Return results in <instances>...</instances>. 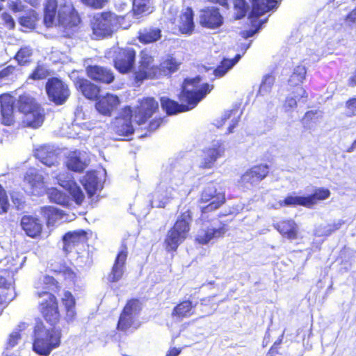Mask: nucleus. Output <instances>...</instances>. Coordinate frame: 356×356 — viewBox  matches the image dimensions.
<instances>
[{"label": "nucleus", "instance_id": "nucleus-31", "mask_svg": "<svg viewBox=\"0 0 356 356\" xmlns=\"http://www.w3.org/2000/svg\"><path fill=\"white\" fill-rule=\"evenodd\" d=\"M81 181L90 197L102 188V179L99 178L97 172H87Z\"/></svg>", "mask_w": 356, "mask_h": 356}, {"label": "nucleus", "instance_id": "nucleus-17", "mask_svg": "<svg viewBox=\"0 0 356 356\" xmlns=\"http://www.w3.org/2000/svg\"><path fill=\"white\" fill-rule=\"evenodd\" d=\"M225 149L220 141L213 143L211 147L202 152L199 166L204 169L213 168L217 159L224 154Z\"/></svg>", "mask_w": 356, "mask_h": 356}, {"label": "nucleus", "instance_id": "nucleus-41", "mask_svg": "<svg viewBox=\"0 0 356 356\" xmlns=\"http://www.w3.org/2000/svg\"><path fill=\"white\" fill-rule=\"evenodd\" d=\"M161 38V31L158 28H147L139 32L138 39L143 43H151Z\"/></svg>", "mask_w": 356, "mask_h": 356}, {"label": "nucleus", "instance_id": "nucleus-52", "mask_svg": "<svg viewBox=\"0 0 356 356\" xmlns=\"http://www.w3.org/2000/svg\"><path fill=\"white\" fill-rule=\"evenodd\" d=\"M133 10L136 15L149 13V0H134Z\"/></svg>", "mask_w": 356, "mask_h": 356}, {"label": "nucleus", "instance_id": "nucleus-39", "mask_svg": "<svg viewBox=\"0 0 356 356\" xmlns=\"http://www.w3.org/2000/svg\"><path fill=\"white\" fill-rule=\"evenodd\" d=\"M180 63L178 62L174 57L170 55H167L162 58L158 70L159 72L158 76L161 75H168L175 72L178 70Z\"/></svg>", "mask_w": 356, "mask_h": 356}, {"label": "nucleus", "instance_id": "nucleus-14", "mask_svg": "<svg viewBox=\"0 0 356 356\" xmlns=\"http://www.w3.org/2000/svg\"><path fill=\"white\" fill-rule=\"evenodd\" d=\"M115 67L122 74L129 72L135 63L136 52L132 48L117 49L115 51Z\"/></svg>", "mask_w": 356, "mask_h": 356}, {"label": "nucleus", "instance_id": "nucleus-42", "mask_svg": "<svg viewBox=\"0 0 356 356\" xmlns=\"http://www.w3.org/2000/svg\"><path fill=\"white\" fill-rule=\"evenodd\" d=\"M330 194L331 193L327 188H316L313 194L306 197L308 208L312 207L314 205L316 204L318 201L327 200L330 196Z\"/></svg>", "mask_w": 356, "mask_h": 356}, {"label": "nucleus", "instance_id": "nucleus-20", "mask_svg": "<svg viewBox=\"0 0 356 356\" xmlns=\"http://www.w3.org/2000/svg\"><path fill=\"white\" fill-rule=\"evenodd\" d=\"M56 178L58 183L69 191L76 204L80 205L83 202L85 195L81 188L72 179L70 175L68 173L60 174Z\"/></svg>", "mask_w": 356, "mask_h": 356}, {"label": "nucleus", "instance_id": "nucleus-16", "mask_svg": "<svg viewBox=\"0 0 356 356\" xmlns=\"http://www.w3.org/2000/svg\"><path fill=\"white\" fill-rule=\"evenodd\" d=\"M24 182L26 191L32 195H40L46 190L44 177L36 169H29L26 172Z\"/></svg>", "mask_w": 356, "mask_h": 356}, {"label": "nucleus", "instance_id": "nucleus-13", "mask_svg": "<svg viewBox=\"0 0 356 356\" xmlns=\"http://www.w3.org/2000/svg\"><path fill=\"white\" fill-rule=\"evenodd\" d=\"M49 98L58 105L63 104L70 96L68 86L57 78L49 79L46 84Z\"/></svg>", "mask_w": 356, "mask_h": 356}, {"label": "nucleus", "instance_id": "nucleus-12", "mask_svg": "<svg viewBox=\"0 0 356 356\" xmlns=\"http://www.w3.org/2000/svg\"><path fill=\"white\" fill-rule=\"evenodd\" d=\"M140 310V304L138 300H131L127 302L121 314L118 323V329L120 331H127L131 327L136 328V317Z\"/></svg>", "mask_w": 356, "mask_h": 356}, {"label": "nucleus", "instance_id": "nucleus-53", "mask_svg": "<svg viewBox=\"0 0 356 356\" xmlns=\"http://www.w3.org/2000/svg\"><path fill=\"white\" fill-rule=\"evenodd\" d=\"M234 9L235 11L236 18L241 19L245 16L248 9V5L245 0H234Z\"/></svg>", "mask_w": 356, "mask_h": 356}, {"label": "nucleus", "instance_id": "nucleus-25", "mask_svg": "<svg viewBox=\"0 0 356 356\" xmlns=\"http://www.w3.org/2000/svg\"><path fill=\"white\" fill-rule=\"evenodd\" d=\"M89 160L86 153L79 151L71 152L66 161L68 169L74 172H81L88 165Z\"/></svg>", "mask_w": 356, "mask_h": 356}, {"label": "nucleus", "instance_id": "nucleus-48", "mask_svg": "<svg viewBox=\"0 0 356 356\" xmlns=\"http://www.w3.org/2000/svg\"><path fill=\"white\" fill-rule=\"evenodd\" d=\"M49 197L51 202L63 206H68L70 197L64 193L56 188H51L49 192Z\"/></svg>", "mask_w": 356, "mask_h": 356}, {"label": "nucleus", "instance_id": "nucleus-6", "mask_svg": "<svg viewBox=\"0 0 356 356\" xmlns=\"http://www.w3.org/2000/svg\"><path fill=\"white\" fill-rule=\"evenodd\" d=\"M191 221V212H184L177 219L173 227L168 231L165 239V248L168 251L176 250L178 246L186 239L190 230Z\"/></svg>", "mask_w": 356, "mask_h": 356}, {"label": "nucleus", "instance_id": "nucleus-61", "mask_svg": "<svg viewBox=\"0 0 356 356\" xmlns=\"http://www.w3.org/2000/svg\"><path fill=\"white\" fill-rule=\"evenodd\" d=\"M62 273L65 279L70 281H74L76 277V273L68 267H64Z\"/></svg>", "mask_w": 356, "mask_h": 356}, {"label": "nucleus", "instance_id": "nucleus-59", "mask_svg": "<svg viewBox=\"0 0 356 356\" xmlns=\"http://www.w3.org/2000/svg\"><path fill=\"white\" fill-rule=\"evenodd\" d=\"M1 18L7 28H8L9 29H13L15 28V21L10 14L7 13H3L1 15Z\"/></svg>", "mask_w": 356, "mask_h": 356}, {"label": "nucleus", "instance_id": "nucleus-57", "mask_svg": "<svg viewBox=\"0 0 356 356\" xmlns=\"http://www.w3.org/2000/svg\"><path fill=\"white\" fill-rule=\"evenodd\" d=\"M9 207L8 197L5 190L0 185V207L2 210V213H5L8 211Z\"/></svg>", "mask_w": 356, "mask_h": 356}, {"label": "nucleus", "instance_id": "nucleus-50", "mask_svg": "<svg viewBox=\"0 0 356 356\" xmlns=\"http://www.w3.org/2000/svg\"><path fill=\"white\" fill-rule=\"evenodd\" d=\"M33 49L28 46L22 47L16 54L15 59L19 65H24L31 60Z\"/></svg>", "mask_w": 356, "mask_h": 356}, {"label": "nucleus", "instance_id": "nucleus-35", "mask_svg": "<svg viewBox=\"0 0 356 356\" xmlns=\"http://www.w3.org/2000/svg\"><path fill=\"white\" fill-rule=\"evenodd\" d=\"M307 97V92L302 88H298L296 90V95L293 96H288L282 106V109L284 113L291 119L293 118L292 113L297 106V101H300L301 98Z\"/></svg>", "mask_w": 356, "mask_h": 356}, {"label": "nucleus", "instance_id": "nucleus-11", "mask_svg": "<svg viewBox=\"0 0 356 356\" xmlns=\"http://www.w3.org/2000/svg\"><path fill=\"white\" fill-rule=\"evenodd\" d=\"M159 70L154 62V56L151 52L143 50L140 54V61L138 70L136 72V79L143 81L145 79L158 77Z\"/></svg>", "mask_w": 356, "mask_h": 356}, {"label": "nucleus", "instance_id": "nucleus-62", "mask_svg": "<svg viewBox=\"0 0 356 356\" xmlns=\"http://www.w3.org/2000/svg\"><path fill=\"white\" fill-rule=\"evenodd\" d=\"M318 114V112L316 111H307L305 116L302 118V122L304 124H307L309 122L315 120L316 118V115Z\"/></svg>", "mask_w": 356, "mask_h": 356}, {"label": "nucleus", "instance_id": "nucleus-51", "mask_svg": "<svg viewBox=\"0 0 356 356\" xmlns=\"http://www.w3.org/2000/svg\"><path fill=\"white\" fill-rule=\"evenodd\" d=\"M275 78L272 75L267 74L264 76L258 91V95L264 96L268 94L271 90Z\"/></svg>", "mask_w": 356, "mask_h": 356}, {"label": "nucleus", "instance_id": "nucleus-21", "mask_svg": "<svg viewBox=\"0 0 356 356\" xmlns=\"http://www.w3.org/2000/svg\"><path fill=\"white\" fill-rule=\"evenodd\" d=\"M200 24L207 28L215 29L222 24L223 18L216 7L202 10L200 15Z\"/></svg>", "mask_w": 356, "mask_h": 356}, {"label": "nucleus", "instance_id": "nucleus-64", "mask_svg": "<svg viewBox=\"0 0 356 356\" xmlns=\"http://www.w3.org/2000/svg\"><path fill=\"white\" fill-rule=\"evenodd\" d=\"M236 114L237 111H227L222 114L221 120L224 123L227 120L229 119L232 115H236Z\"/></svg>", "mask_w": 356, "mask_h": 356}, {"label": "nucleus", "instance_id": "nucleus-38", "mask_svg": "<svg viewBox=\"0 0 356 356\" xmlns=\"http://www.w3.org/2000/svg\"><path fill=\"white\" fill-rule=\"evenodd\" d=\"M76 86L86 98L90 99H95L99 93V87L87 79H78Z\"/></svg>", "mask_w": 356, "mask_h": 356}, {"label": "nucleus", "instance_id": "nucleus-37", "mask_svg": "<svg viewBox=\"0 0 356 356\" xmlns=\"http://www.w3.org/2000/svg\"><path fill=\"white\" fill-rule=\"evenodd\" d=\"M195 305L190 300H185L178 304L172 310V316L177 321L188 318L194 314Z\"/></svg>", "mask_w": 356, "mask_h": 356}, {"label": "nucleus", "instance_id": "nucleus-18", "mask_svg": "<svg viewBox=\"0 0 356 356\" xmlns=\"http://www.w3.org/2000/svg\"><path fill=\"white\" fill-rule=\"evenodd\" d=\"M202 202H209L205 207H202V212L206 213L218 209L225 202V195L222 193H216V188L210 184L206 186L202 193Z\"/></svg>", "mask_w": 356, "mask_h": 356}, {"label": "nucleus", "instance_id": "nucleus-15", "mask_svg": "<svg viewBox=\"0 0 356 356\" xmlns=\"http://www.w3.org/2000/svg\"><path fill=\"white\" fill-rule=\"evenodd\" d=\"M158 102L152 97H145L139 101L134 111V120L138 124L145 123L158 110Z\"/></svg>", "mask_w": 356, "mask_h": 356}, {"label": "nucleus", "instance_id": "nucleus-8", "mask_svg": "<svg viewBox=\"0 0 356 356\" xmlns=\"http://www.w3.org/2000/svg\"><path fill=\"white\" fill-rule=\"evenodd\" d=\"M13 259L10 257H6L0 261V270H1V274L0 275V287L7 290L4 296L5 300L8 301L13 300L16 295L13 286V275L17 271L18 266L17 264H13Z\"/></svg>", "mask_w": 356, "mask_h": 356}, {"label": "nucleus", "instance_id": "nucleus-44", "mask_svg": "<svg viewBox=\"0 0 356 356\" xmlns=\"http://www.w3.org/2000/svg\"><path fill=\"white\" fill-rule=\"evenodd\" d=\"M298 205L308 207L307 197L303 196L289 195L284 200L278 202V208L281 207H296ZM277 209V207H275Z\"/></svg>", "mask_w": 356, "mask_h": 356}, {"label": "nucleus", "instance_id": "nucleus-46", "mask_svg": "<svg viewBox=\"0 0 356 356\" xmlns=\"http://www.w3.org/2000/svg\"><path fill=\"white\" fill-rule=\"evenodd\" d=\"M41 282H42L44 285H45L44 291L50 292V291H54V288H56V281L53 277L47 275H42L35 282L34 286L37 290L36 292L40 291V290L42 287Z\"/></svg>", "mask_w": 356, "mask_h": 356}, {"label": "nucleus", "instance_id": "nucleus-5", "mask_svg": "<svg viewBox=\"0 0 356 356\" xmlns=\"http://www.w3.org/2000/svg\"><path fill=\"white\" fill-rule=\"evenodd\" d=\"M15 106L24 114L23 123L30 127L37 128L44 121V110L29 94L24 93L14 102Z\"/></svg>", "mask_w": 356, "mask_h": 356}, {"label": "nucleus", "instance_id": "nucleus-54", "mask_svg": "<svg viewBox=\"0 0 356 356\" xmlns=\"http://www.w3.org/2000/svg\"><path fill=\"white\" fill-rule=\"evenodd\" d=\"M178 8L174 5H166L164 8L165 18L172 24L177 22Z\"/></svg>", "mask_w": 356, "mask_h": 356}, {"label": "nucleus", "instance_id": "nucleus-47", "mask_svg": "<svg viewBox=\"0 0 356 356\" xmlns=\"http://www.w3.org/2000/svg\"><path fill=\"white\" fill-rule=\"evenodd\" d=\"M306 73L307 70L305 66H296L289 79V84L295 86L302 83L305 79Z\"/></svg>", "mask_w": 356, "mask_h": 356}, {"label": "nucleus", "instance_id": "nucleus-45", "mask_svg": "<svg viewBox=\"0 0 356 356\" xmlns=\"http://www.w3.org/2000/svg\"><path fill=\"white\" fill-rule=\"evenodd\" d=\"M44 216L47 218L49 224L54 223L57 220H65V215L60 210L53 207L43 208Z\"/></svg>", "mask_w": 356, "mask_h": 356}, {"label": "nucleus", "instance_id": "nucleus-34", "mask_svg": "<svg viewBox=\"0 0 356 356\" xmlns=\"http://www.w3.org/2000/svg\"><path fill=\"white\" fill-rule=\"evenodd\" d=\"M127 257V252L125 248L122 250L117 255L108 280L111 282H117L124 273V264Z\"/></svg>", "mask_w": 356, "mask_h": 356}, {"label": "nucleus", "instance_id": "nucleus-27", "mask_svg": "<svg viewBox=\"0 0 356 356\" xmlns=\"http://www.w3.org/2000/svg\"><path fill=\"white\" fill-rule=\"evenodd\" d=\"M21 226L27 236L35 238L39 236L42 229L41 221L31 216H24L21 220Z\"/></svg>", "mask_w": 356, "mask_h": 356}, {"label": "nucleus", "instance_id": "nucleus-32", "mask_svg": "<svg viewBox=\"0 0 356 356\" xmlns=\"http://www.w3.org/2000/svg\"><path fill=\"white\" fill-rule=\"evenodd\" d=\"M274 227L285 238L296 239L298 237V226L293 220H284L273 225Z\"/></svg>", "mask_w": 356, "mask_h": 356}, {"label": "nucleus", "instance_id": "nucleus-60", "mask_svg": "<svg viewBox=\"0 0 356 356\" xmlns=\"http://www.w3.org/2000/svg\"><path fill=\"white\" fill-rule=\"evenodd\" d=\"M347 114L349 116L356 115V97L347 102Z\"/></svg>", "mask_w": 356, "mask_h": 356}, {"label": "nucleus", "instance_id": "nucleus-33", "mask_svg": "<svg viewBox=\"0 0 356 356\" xmlns=\"http://www.w3.org/2000/svg\"><path fill=\"white\" fill-rule=\"evenodd\" d=\"M35 156L44 165L51 167L58 163V157L53 147L49 145L36 149Z\"/></svg>", "mask_w": 356, "mask_h": 356}, {"label": "nucleus", "instance_id": "nucleus-55", "mask_svg": "<svg viewBox=\"0 0 356 356\" xmlns=\"http://www.w3.org/2000/svg\"><path fill=\"white\" fill-rule=\"evenodd\" d=\"M49 74V71L44 66L38 65L30 75L29 78L33 80H40L45 79Z\"/></svg>", "mask_w": 356, "mask_h": 356}, {"label": "nucleus", "instance_id": "nucleus-10", "mask_svg": "<svg viewBox=\"0 0 356 356\" xmlns=\"http://www.w3.org/2000/svg\"><path fill=\"white\" fill-rule=\"evenodd\" d=\"M117 25V18L111 13H102L94 17L92 22L93 34L97 38L111 35Z\"/></svg>", "mask_w": 356, "mask_h": 356}, {"label": "nucleus", "instance_id": "nucleus-3", "mask_svg": "<svg viewBox=\"0 0 356 356\" xmlns=\"http://www.w3.org/2000/svg\"><path fill=\"white\" fill-rule=\"evenodd\" d=\"M57 0H47L44 7V21L47 26H60L64 29L76 27L80 23V18L70 0L60 3L56 18Z\"/></svg>", "mask_w": 356, "mask_h": 356}, {"label": "nucleus", "instance_id": "nucleus-4", "mask_svg": "<svg viewBox=\"0 0 356 356\" xmlns=\"http://www.w3.org/2000/svg\"><path fill=\"white\" fill-rule=\"evenodd\" d=\"M33 350L41 356H48L60 343L61 332L55 328H47L38 322L33 331Z\"/></svg>", "mask_w": 356, "mask_h": 356}, {"label": "nucleus", "instance_id": "nucleus-7", "mask_svg": "<svg viewBox=\"0 0 356 356\" xmlns=\"http://www.w3.org/2000/svg\"><path fill=\"white\" fill-rule=\"evenodd\" d=\"M277 6L278 1L276 0H252V10L249 15V19L251 21L252 26L255 29L243 31L242 36L247 39L254 35L267 20L257 21V19L266 13L277 8Z\"/></svg>", "mask_w": 356, "mask_h": 356}, {"label": "nucleus", "instance_id": "nucleus-36", "mask_svg": "<svg viewBox=\"0 0 356 356\" xmlns=\"http://www.w3.org/2000/svg\"><path fill=\"white\" fill-rule=\"evenodd\" d=\"M28 327V323L25 322H21L16 325L6 339L5 347L7 350L13 348L21 341L24 332Z\"/></svg>", "mask_w": 356, "mask_h": 356}, {"label": "nucleus", "instance_id": "nucleus-1", "mask_svg": "<svg viewBox=\"0 0 356 356\" xmlns=\"http://www.w3.org/2000/svg\"><path fill=\"white\" fill-rule=\"evenodd\" d=\"M191 168V165H187L185 161L163 165L160 174L159 184L152 195V207H164L174 199L179 194V188L184 184L185 176Z\"/></svg>", "mask_w": 356, "mask_h": 356}, {"label": "nucleus", "instance_id": "nucleus-22", "mask_svg": "<svg viewBox=\"0 0 356 356\" xmlns=\"http://www.w3.org/2000/svg\"><path fill=\"white\" fill-rule=\"evenodd\" d=\"M1 113L2 122L6 125H11L15 122L13 105L14 100L12 96L3 94L0 96Z\"/></svg>", "mask_w": 356, "mask_h": 356}, {"label": "nucleus", "instance_id": "nucleus-28", "mask_svg": "<svg viewBox=\"0 0 356 356\" xmlns=\"http://www.w3.org/2000/svg\"><path fill=\"white\" fill-rule=\"evenodd\" d=\"M227 231V229L225 225H222L219 227L202 229L198 232L196 241L200 244H207L212 239L223 236Z\"/></svg>", "mask_w": 356, "mask_h": 356}, {"label": "nucleus", "instance_id": "nucleus-49", "mask_svg": "<svg viewBox=\"0 0 356 356\" xmlns=\"http://www.w3.org/2000/svg\"><path fill=\"white\" fill-rule=\"evenodd\" d=\"M38 15L33 10H29V13L19 19V23L27 29H34L38 21Z\"/></svg>", "mask_w": 356, "mask_h": 356}, {"label": "nucleus", "instance_id": "nucleus-40", "mask_svg": "<svg viewBox=\"0 0 356 356\" xmlns=\"http://www.w3.org/2000/svg\"><path fill=\"white\" fill-rule=\"evenodd\" d=\"M62 302L65 307L66 321L70 323L72 322L76 317L75 299L69 291H65L62 298Z\"/></svg>", "mask_w": 356, "mask_h": 356}, {"label": "nucleus", "instance_id": "nucleus-2", "mask_svg": "<svg viewBox=\"0 0 356 356\" xmlns=\"http://www.w3.org/2000/svg\"><path fill=\"white\" fill-rule=\"evenodd\" d=\"M212 89L213 86L208 83H200L199 76L186 79L183 83L182 92L179 97L182 104H179L169 98L161 97V106L168 115L189 111L193 108Z\"/></svg>", "mask_w": 356, "mask_h": 356}, {"label": "nucleus", "instance_id": "nucleus-23", "mask_svg": "<svg viewBox=\"0 0 356 356\" xmlns=\"http://www.w3.org/2000/svg\"><path fill=\"white\" fill-rule=\"evenodd\" d=\"M120 104L118 96L111 94L101 97L96 103V109L102 115H111L113 111L117 108Z\"/></svg>", "mask_w": 356, "mask_h": 356}, {"label": "nucleus", "instance_id": "nucleus-29", "mask_svg": "<svg viewBox=\"0 0 356 356\" xmlns=\"http://www.w3.org/2000/svg\"><path fill=\"white\" fill-rule=\"evenodd\" d=\"M174 24L179 29L182 33L191 34L194 28L193 13L191 8H186L183 10L177 18L176 24Z\"/></svg>", "mask_w": 356, "mask_h": 356}, {"label": "nucleus", "instance_id": "nucleus-30", "mask_svg": "<svg viewBox=\"0 0 356 356\" xmlns=\"http://www.w3.org/2000/svg\"><path fill=\"white\" fill-rule=\"evenodd\" d=\"M86 241V233L83 230L67 232L63 238V250L66 252H72L76 245Z\"/></svg>", "mask_w": 356, "mask_h": 356}, {"label": "nucleus", "instance_id": "nucleus-24", "mask_svg": "<svg viewBox=\"0 0 356 356\" xmlns=\"http://www.w3.org/2000/svg\"><path fill=\"white\" fill-rule=\"evenodd\" d=\"M88 76L96 81L104 83H110L114 80V75L111 70L106 67L91 65L86 69Z\"/></svg>", "mask_w": 356, "mask_h": 356}, {"label": "nucleus", "instance_id": "nucleus-26", "mask_svg": "<svg viewBox=\"0 0 356 356\" xmlns=\"http://www.w3.org/2000/svg\"><path fill=\"white\" fill-rule=\"evenodd\" d=\"M268 173V168L266 165H256L243 175L241 181L253 185L265 178Z\"/></svg>", "mask_w": 356, "mask_h": 356}, {"label": "nucleus", "instance_id": "nucleus-19", "mask_svg": "<svg viewBox=\"0 0 356 356\" xmlns=\"http://www.w3.org/2000/svg\"><path fill=\"white\" fill-rule=\"evenodd\" d=\"M132 111L129 107H126L121 113V115L117 118L114 122V131L120 136H129L134 133L131 124Z\"/></svg>", "mask_w": 356, "mask_h": 356}, {"label": "nucleus", "instance_id": "nucleus-63", "mask_svg": "<svg viewBox=\"0 0 356 356\" xmlns=\"http://www.w3.org/2000/svg\"><path fill=\"white\" fill-rule=\"evenodd\" d=\"M348 25L356 24V6L345 18Z\"/></svg>", "mask_w": 356, "mask_h": 356}, {"label": "nucleus", "instance_id": "nucleus-58", "mask_svg": "<svg viewBox=\"0 0 356 356\" xmlns=\"http://www.w3.org/2000/svg\"><path fill=\"white\" fill-rule=\"evenodd\" d=\"M8 4L9 8L14 13L21 12L24 10V6L20 0L10 1Z\"/></svg>", "mask_w": 356, "mask_h": 356}, {"label": "nucleus", "instance_id": "nucleus-9", "mask_svg": "<svg viewBox=\"0 0 356 356\" xmlns=\"http://www.w3.org/2000/svg\"><path fill=\"white\" fill-rule=\"evenodd\" d=\"M40 298L39 309L47 321L51 324L56 323L60 317L56 299L51 292H35Z\"/></svg>", "mask_w": 356, "mask_h": 356}, {"label": "nucleus", "instance_id": "nucleus-56", "mask_svg": "<svg viewBox=\"0 0 356 356\" xmlns=\"http://www.w3.org/2000/svg\"><path fill=\"white\" fill-rule=\"evenodd\" d=\"M86 6L95 8H102L108 1V0H81Z\"/></svg>", "mask_w": 356, "mask_h": 356}, {"label": "nucleus", "instance_id": "nucleus-43", "mask_svg": "<svg viewBox=\"0 0 356 356\" xmlns=\"http://www.w3.org/2000/svg\"><path fill=\"white\" fill-rule=\"evenodd\" d=\"M241 55L237 54L234 59H224L213 71L216 77L223 76L240 60Z\"/></svg>", "mask_w": 356, "mask_h": 356}]
</instances>
